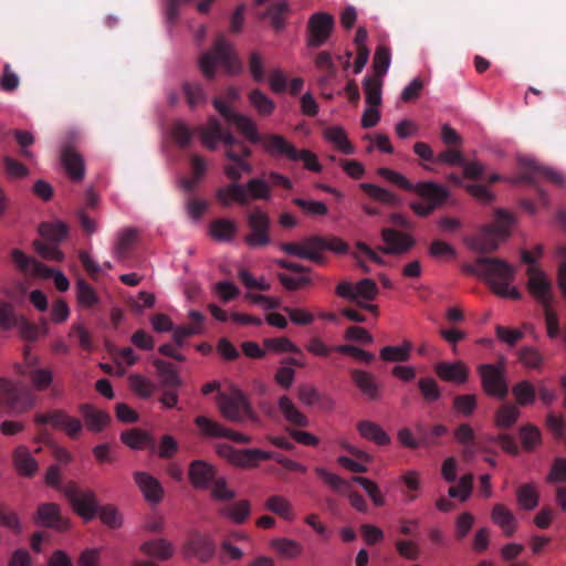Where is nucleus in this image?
Listing matches in <instances>:
<instances>
[{"label":"nucleus","instance_id":"obj_1","mask_svg":"<svg viewBox=\"0 0 566 566\" xmlns=\"http://www.w3.org/2000/svg\"><path fill=\"white\" fill-rule=\"evenodd\" d=\"M200 137L202 144L209 149H216L220 142L224 144L227 147L226 158L229 163L224 166L223 171L228 178L239 181L244 175L252 172V166L247 160L251 156V150L231 133H222L218 119L210 118L200 128Z\"/></svg>","mask_w":566,"mask_h":566},{"label":"nucleus","instance_id":"obj_2","mask_svg":"<svg viewBox=\"0 0 566 566\" xmlns=\"http://www.w3.org/2000/svg\"><path fill=\"white\" fill-rule=\"evenodd\" d=\"M471 271L485 281L492 292L500 297L518 300L521 292L513 284L516 269L506 261L496 258H479Z\"/></svg>","mask_w":566,"mask_h":566},{"label":"nucleus","instance_id":"obj_3","mask_svg":"<svg viewBox=\"0 0 566 566\" xmlns=\"http://www.w3.org/2000/svg\"><path fill=\"white\" fill-rule=\"evenodd\" d=\"M514 218L504 209H496L492 224L484 226L481 231L467 240L470 249L478 252H492L511 234Z\"/></svg>","mask_w":566,"mask_h":566},{"label":"nucleus","instance_id":"obj_4","mask_svg":"<svg viewBox=\"0 0 566 566\" xmlns=\"http://www.w3.org/2000/svg\"><path fill=\"white\" fill-rule=\"evenodd\" d=\"M222 66L228 74H239L242 63L233 51L232 45L223 35H219L210 51L205 52L199 59V67L203 76L213 78L217 66Z\"/></svg>","mask_w":566,"mask_h":566},{"label":"nucleus","instance_id":"obj_5","mask_svg":"<svg viewBox=\"0 0 566 566\" xmlns=\"http://www.w3.org/2000/svg\"><path fill=\"white\" fill-rule=\"evenodd\" d=\"M411 191L417 193L421 200L411 201L410 208L422 218L430 216L437 208L443 206L450 197L448 188L433 181L417 182Z\"/></svg>","mask_w":566,"mask_h":566},{"label":"nucleus","instance_id":"obj_6","mask_svg":"<svg viewBox=\"0 0 566 566\" xmlns=\"http://www.w3.org/2000/svg\"><path fill=\"white\" fill-rule=\"evenodd\" d=\"M338 296L355 302L361 308L378 315V306L371 304L378 295V286L371 279H363L356 283L340 282L336 286Z\"/></svg>","mask_w":566,"mask_h":566},{"label":"nucleus","instance_id":"obj_7","mask_svg":"<svg viewBox=\"0 0 566 566\" xmlns=\"http://www.w3.org/2000/svg\"><path fill=\"white\" fill-rule=\"evenodd\" d=\"M12 259L23 273L41 279H52L54 286L60 292H66L70 289L69 279L62 271L50 269L20 250L12 251Z\"/></svg>","mask_w":566,"mask_h":566},{"label":"nucleus","instance_id":"obj_8","mask_svg":"<svg viewBox=\"0 0 566 566\" xmlns=\"http://www.w3.org/2000/svg\"><path fill=\"white\" fill-rule=\"evenodd\" d=\"M484 392L497 399H504L509 394L506 367L504 359L496 364H483L478 367Z\"/></svg>","mask_w":566,"mask_h":566},{"label":"nucleus","instance_id":"obj_9","mask_svg":"<svg viewBox=\"0 0 566 566\" xmlns=\"http://www.w3.org/2000/svg\"><path fill=\"white\" fill-rule=\"evenodd\" d=\"M218 407L222 416L234 422H243L248 419L258 421V418L251 410L250 403L242 392H234L229 396L221 394L218 399Z\"/></svg>","mask_w":566,"mask_h":566},{"label":"nucleus","instance_id":"obj_10","mask_svg":"<svg viewBox=\"0 0 566 566\" xmlns=\"http://www.w3.org/2000/svg\"><path fill=\"white\" fill-rule=\"evenodd\" d=\"M213 106L224 117L226 120L235 125V127L247 137L248 140L253 144H260L263 135L259 133L256 124L251 117L234 112L231 108L229 102L221 98H214Z\"/></svg>","mask_w":566,"mask_h":566},{"label":"nucleus","instance_id":"obj_11","mask_svg":"<svg viewBox=\"0 0 566 566\" xmlns=\"http://www.w3.org/2000/svg\"><path fill=\"white\" fill-rule=\"evenodd\" d=\"M526 287L531 296L542 306H551L554 300L553 283L547 274L537 265L527 266Z\"/></svg>","mask_w":566,"mask_h":566},{"label":"nucleus","instance_id":"obj_12","mask_svg":"<svg viewBox=\"0 0 566 566\" xmlns=\"http://www.w3.org/2000/svg\"><path fill=\"white\" fill-rule=\"evenodd\" d=\"M64 494L70 501L74 512L85 522L97 516V501L95 493L91 490H78L75 484L64 488Z\"/></svg>","mask_w":566,"mask_h":566},{"label":"nucleus","instance_id":"obj_13","mask_svg":"<svg viewBox=\"0 0 566 566\" xmlns=\"http://www.w3.org/2000/svg\"><path fill=\"white\" fill-rule=\"evenodd\" d=\"M247 223L250 232L245 235L244 242L250 248H261L270 243V219L260 208L252 209L247 214Z\"/></svg>","mask_w":566,"mask_h":566},{"label":"nucleus","instance_id":"obj_14","mask_svg":"<svg viewBox=\"0 0 566 566\" xmlns=\"http://www.w3.org/2000/svg\"><path fill=\"white\" fill-rule=\"evenodd\" d=\"M518 163L523 170V175L512 179V182L547 181L557 186L563 185L564 178L560 172L555 171L553 168L538 165L533 157H520Z\"/></svg>","mask_w":566,"mask_h":566},{"label":"nucleus","instance_id":"obj_15","mask_svg":"<svg viewBox=\"0 0 566 566\" xmlns=\"http://www.w3.org/2000/svg\"><path fill=\"white\" fill-rule=\"evenodd\" d=\"M181 553L186 558L208 562L216 553V544L211 536L195 532L182 544Z\"/></svg>","mask_w":566,"mask_h":566},{"label":"nucleus","instance_id":"obj_16","mask_svg":"<svg viewBox=\"0 0 566 566\" xmlns=\"http://www.w3.org/2000/svg\"><path fill=\"white\" fill-rule=\"evenodd\" d=\"M334 18L325 12H316L308 20L307 44L310 46H321L329 38L334 28Z\"/></svg>","mask_w":566,"mask_h":566},{"label":"nucleus","instance_id":"obj_17","mask_svg":"<svg viewBox=\"0 0 566 566\" xmlns=\"http://www.w3.org/2000/svg\"><path fill=\"white\" fill-rule=\"evenodd\" d=\"M322 243L323 238L312 237L301 242L281 243L280 249L291 255L310 260L314 262H322Z\"/></svg>","mask_w":566,"mask_h":566},{"label":"nucleus","instance_id":"obj_18","mask_svg":"<svg viewBox=\"0 0 566 566\" xmlns=\"http://www.w3.org/2000/svg\"><path fill=\"white\" fill-rule=\"evenodd\" d=\"M260 146L270 157L291 161L297 150L295 145L281 134H264Z\"/></svg>","mask_w":566,"mask_h":566},{"label":"nucleus","instance_id":"obj_19","mask_svg":"<svg viewBox=\"0 0 566 566\" xmlns=\"http://www.w3.org/2000/svg\"><path fill=\"white\" fill-rule=\"evenodd\" d=\"M34 523L61 532L70 527V521L62 515L60 506L55 503L40 504L34 516Z\"/></svg>","mask_w":566,"mask_h":566},{"label":"nucleus","instance_id":"obj_20","mask_svg":"<svg viewBox=\"0 0 566 566\" xmlns=\"http://www.w3.org/2000/svg\"><path fill=\"white\" fill-rule=\"evenodd\" d=\"M195 423L201 429V431L208 437L216 438H229L239 443H249L251 441V437L248 434L233 432L230 429L224 428L220 423L203 417L198 416L195 419Z\"/></svg>","mask_w":566,"mask_h":566},{"label":"nucleus","instance_id":"obj_21","mask_svg":"<svg viewBox=\"0 0 566 566\" xmlns=\"http://www.w3.org/2000/svg\"><path fill=\"white\" fill-rule=\"evenodd\" d=\"M381 239L385 245L379 250L386 254H402L413 245V240L409 234L392 229H382Z\"/></svg>","mask_w":566,"mask_h":566},{"label":"nucleus","instance_id":"obj_22","mask_svg":"<svg viewBox=\"0 0 566 566\" xmlns=\"http://www.w3.org/2000/svg\"><path fill=\"white\" fill-rule=\"evenodd\" d=\"M134 481L148 503L157 504L164 496V489L160 482L144 471H136L133 474Z\"/></svg>","mask_w":566,"mask_h":566},{"label":"nucleus","instance_id":"obj_23","mask_svg":"<svg viewBox=\"0 0 566 566\" xmlns=\"http://www.w3.org/2000/svg\"><path fill=\"white\" fill-rule=\"evenodd\" d=\"M139 549L149 558L160 562L168 560L176 554L175 544L165 537L146 541L140 544Z\"/></svg>","mask_w":566,"mask_h":566},{"label":"nucleus","instance_id":"obj_24","mask_svg":"<svg viewBox=\"0 0 566 566\" xmlns=\"http://www.w3.org/2000/svg\"><path fill=\"white\" fill-rule=\"evenodd\" d=\"M7 394L4 405L14 413H21L31 409L34 405L33 395L20 384L12 381V388Z\"/></svg>","mask_w":566,"mask_h":566},{"label":"nucleus","instance_id":"obj_25","mask_svg":"<svg viewBox=\"0 0 566 566\" xmlns=\"http://www.w3.org/2000/svg\"><path fill=\"white\" fill-rule=\"evenodd\" d=\"M239 231V224L234 219L220 218L213 220L208 227L209 235L217 242H232Z\"/></svg>","mask_w":566,"mask_h":566},{"label":"nucleus","instance_id":"obj_26","mask_svg":"<svg viewBox=\"0 0 566 566\" xmlns=\"http://www.w3.org/2000/svg\"><path fill=\"white\" fill-rule=\"evenodd\" d=\"M437 376L443 381L463 384L468 380L469 368L461 361H441L434 366Z\"/></svg>","mask_w":566,"mask_h":566},{"label":"nucleus","instance_id":"obj_27","mask_svg":"<svg viewBox=\"0 0 566 566\" xmlns=\"http://www.w3.org/2000/svg\"><path fill=\"white\" fill-rule=\"evenodd\" d=\"M216 199L224 208H229L233 205L245 206L247 196L244 192L243 184L233 181L219 188L216 191Z\"/></svg>","mask_w":566,"mask_h":566},{"label":"nucleus","instance_id":"obj_28","mask_svg":"<svg viewBox=\"0 0 566 566\" xmlns=\"http://www.w3.org/2000/svg\"><path fill=\"white\" fill-rule=\"evenodd\" d=\"M359 436L377 446H388L391 442L389 434L380 424L370 420H361L356 423Z\"/></svg>","mask_w":566,"mask_h":566},{"label":"nucleus","instance_id":"obj_29","mask_svg":"<svg viewBox=\"0 0 566 566\" xmlns=\"http://www.w3.org/2000/svg\"><path fill=\"white\" fill-rule=\"evenodd\" d=\"M214 475L216 471L211 464L202 460H196L190 463L189 479L196 489H207L214 479Z\"/></svg>","mask_w":566,"mask_h":566},{"label":"nucleus","instance_id":"obj_30","mask_svg":"<svg viewBox=\"0 0 566 566\" xmlns=\"http://www.w3.org/2000/svg\"><path fill=\"white\" fill-rule=\"evenodd\" d=\"M61 161L67 175L74 181H81L85 176V164L83 157L71 147H64L61 154Z\"/></svg>","mask_w":566,"mask_h":566},{"label":"nucleus","instance_id":"obj_31","mask_svg":"<svg viewBox=\"0 0 566 566\" xmlns=\"http://www.w3.org/2000/svg\"><path fill=\"white\" fill-rule=\"evenodd\" d=\"M80 412L85 421L87 429L93 432L102 431L111 420V417L107 412L99 410L90 403L81 405Z\"/></svg>","mask_w":566,"mask_h":566},{"label":"nucleus","instance_id":"obj_32","mask_svg":"<svg viewBox=\"0 0 566 566\" xmlns=\"http://www.w3.org/2000/svg\"><path fill=\"white\" fill-rule=\"evenodd\" d=\"M138 239V231L135 228H124L117 232L113 245V255L117 260H124Z\"/></svg>","mask_w":566,"mask_h":566},{"label":"nucleus","instance_id":"obj_33","mask_svg":"<svg viewBox=\"0 0 566 566\" xmlns=\"http://www.w3.org/2000/svg\"><path fill=\"white\" fill-rule=\"evenodd\" d=\"M277 408L289 423L297 427L308 426V418L298 409L296 403L289 396L284 395L279 398Z\"/></svg>","mask_w":566,"mask_h":566},{"label":"nucleus","instance_id":"obj_34","mask_svg":"<svg viewBox=\"0 0 566 566\" xmlns=\"http://www.w3.org/2000/svg\"><path fill=\"white\" fill-rule=\"evenodd\" d=\"M323 137L326 142L332 144L340 153L345 155L355 154V147L349 142L347 134L342 126L335 125L326 127L323 130Z\"/></svg>","mask_w":566,"mask_h":566},{"label":"nucleus","instance_id":"obj_35","mask_svg":"<svg viewBox=\"0 0 566 566\" xmlns=\"http://www.w3.org/2000/svg\"><path fill=\"white\" fill-rule=\"evenodd\" d=\"M353 380L368 400L379 399V385L370 373L356 369L353 371Z\"/></svg>","mask_w":566,"mask_h":566},{"label":"nucleus","instance_id":"obj_36","mask_svg":"<svg viewBox=\"0 0 566 566\" xmlns=\"http://www.w3.org/2000/svg\"><path fill=\"white\" fill-rule=\"evenodd\" d=\"M272 457L273 452L261 449H242L238 450L233 465L243 469H251L258 467L260 461L269 460Z\"/></svg>","mask_w":566,"mask_h":566},{"label":"nucleus","instance_id":"obj_37","mask_svg":"<svg viewBox=\"0 0 566 566\" xmlns=\"http://www.w3.org/2000/svg\"><path fill=\"white\" fill-rule=\"evenodd\" d=\"M491 518L506 536H512L516 531V518L511 510L503 504H496L493 507Z\"/></svg>","mask_w":566,"mask_h":566},{"label":"nucleus","instance_id":"obj_38","mask_svg":"<svg viewBox=\"0 0 566 566\" xmlns=\"http://www.w3.org/2000/svg\"><path fill=\"white\" fill-rule=\"evenodd\" d=\"M13 463L21 475L32 476L38 471V463L25 446H19L14 450Z\"/></svg>","mask_w":566,"mask_h":566},{"label":"nucleus","instance_id":"obj_39","mask_svg":"<svg viewBox=\"0 0 566 566\" xmlns=\"http://www.w3.org/2000/svg\"><path fill=\"white\" fill-rule=\"evenodd\" d=\"M359 188L365 191V193L373 200L378 203L388 207H396L400 205L399 198L392 193L391 191L381 188L377 185L369 182H361Z\"/></svg>","mask_w":566,"mask_h":566},{"label":"nucleus","instance_id":"obj_40","mask_svg":"<svg viewBox=\"0 0 566 566\" xmlns=\"http://www.w3.org/2000/svg\"><path fill=\"white\" fill-rule=\"evenodd\" d=\"M247 196V205L255 200H270L272 197L269 182L262 178H251L243 184Z\"/></svg>","mask_w":566,"mask_h":566},{"label":"nucleus","instance_id":"obj_41","mask_svg":"<svg viewBox=\"0 0 566 566\" xmlns=\"http://www.w3.org/2000/svg\"><path fill=\"white\" fill-rule=\"evenodd\" d=\"M250 513L251 505L247 500H241L231 505L222 506L219 510L220 516L238 525L243 524L249 517Z\"/></svg>","mask_w":566,"mask_h":566},{"label":"nucleus","instance_id":"obj_42","mask_svg":"<svg viewBox=\"0 0 566 566\" xmlns=\"http://www.w3.org/2000/svg\"><path fill=\"white\" fill-rule=\"evenodd\" d=\"M264 507L285 521L291 522L295 518L292 503L283 495L274 494L269 496L264 503Z\"/></svg>","mask_w":566,"mask_h":566},{"label":"nucleus","instance_id":"obj_43","mask_svg":"<svg viewBox=\"0 0 566 566\" xmlns=\"http://www.w3.org/2000/svg\"><path fill=\"white\" fill-rule=\"evenodd\" d=\"M273 551L284 558L294 559L302 555L303 546L300 542L287 537H276L270 543Z\"/></svg>","mask_w":566,"mask_h":566},{"label":"nucleus","instance_id":"obj_44","mask_svg":"<svg viewBox=\"0 0 566 566\" xmlns=\"http://www.w3.org/2000/svg\"><path fill=\"white\" fill-rule=\"evenodd\" d=\"M517 504L526 511H532L538 505L539 492L535 483H525L516 490Z\"/></svg>","mask_w":566,"mask_h":566},{"label":"nucleus","instance_id":"obj_45","mask_svg":"<svg viewBox=\"0 0 566 566\" xmlns=\"http://www.w3.org/2000/svg\"><path fill=\"white\" fill-rule=\"evenodd\" d=\"M41 237L51 242H61L69 233V227L61 220L43 222L39 227Z\"/></svg>","mask_w":566,"mask_h":566},{"label":"nucleus","instance_id":"obj_46","mask_svg":"<svg viewBox=\"0 0 566 566\" xmlns=\"http://www.w3.org/2000/svg\"><path fill=\"white\" fill-rule=\"evenodd\" d=\"M365 101L368 106H379L382 101V81L378 76H367L363 82Z\"/></svg>","mask_w":566,"mask_h":566},{"label":"nucleus","instance_id":"obj_47","mask_svg":"<svg viewBox=\"0 0 566 566\" xmlns=\"http://www.w3.org/2000/svg\"><path fill=\"white\" fill-rule=\"evenodd\" d=\"M154 365L163 386L178 388L181 385V379L172 364L161 359H155Z\"/></svg>","mask_w":566,"mask_h":566},{"label":"nucleus","instance_id":"obj_48","mask_svg":"<svg viewBox=\"0 0 566 566\" xmlns=\"http://www.w3.org/2000/svg\"><path fill=\"white\" fill-rule=\"evenodd\" d=\"M249 101L260 116H270L275 109L273 99L260 90L251 91Z\"/></svg>","mask_w":566,"mask_h":566},{"label":"nucleus","instance_id":"obj_49","mask_svg":"<svg viewBox=\"0 0 566 566\" xmlns=\"http://www.w3.org/2000/svg\"><path fill=\"white\" fill-rule=\"evenodd\" d=\"M128 382L130 389L142 398L151 397L157 388L156 384L151 379L140 374H132L128 377Z\"/></svg>","mask_w":566,"mask_h":566},{"label":"nucleus","instance_id":"obj_50","mask_svg":"<svg viewBox=\"0 0 566 566\" xmlns=\"http://www.w3.org/2000/svg\"><path fill=\"white\" fill-rule=\"evenodd\" d=\"M20 373L30 378L32 387L35 390H46L53 381V374L50 369L32 368L30 370H21Z\"/></svg>","mask_w":566,"mask_h":566},{"label":"nucleus","instance_id":"obj_51","mask_svg":"<svg viewBox=\"0 0 566 566\" xmlns=\"http://www.w3.org/2000/svg\"><path fill=\"white\" fill-rule=\"evenodd\" d=\"M352 481L359 484L364 489V491L376 506L385 505V493L375 481L364 476H355Z\"/></svg>","mask_w":566,"mask_h":566},{"label":"nucleus","instance_id":"obj_52","mask_svg":"<svg viewBox=\"0 0 566 566\" xmlns=\"http://www.w3.org/2000/svg\"><path fill=\"white\" fill-rule=\"evenodd\" d=\"M520 413L516 406L503 405L495 412L494 423L499 429H507L516 422Z\"/></svg>","mask_w":566,"mask_h":566},{"label":"nucleus","instance_id":"obj_53","mask_svg":"<svg viewBox=\"0 0 566 566\" xmlns=\"http://www.w3.org/2000/svg\"><path fill=\"white\" fill-rule=\"evenodd\" d=\"M76 300L78 305L84 308H91L99 301L94 289L84 280H77L76 282Z\"/></svg>","mask_w":566,"mask_h":566},{"label":"nucleus","instance_id":"obj_54","mask_svg":"<svg viewBox=\"0 0 566 566\" xmlns=\"http://www.w3.org/2000/svg\"><path fill=\"white\" fill-rule=\"evenodd\" d=\"M411 345L403 342L398 346H386L380 350V358L385 361H405L410 357Z\"/></svg>","mask_w":566,"mask_h":566},{"label":"nucleus","instance_id":"obj_55","mask_svg":"<svg viewBox=\"0 0 566 566\" xmlns=\"http://www.w3.org/2000/svg\"><path fill=\"white\" fill-rule=\"evenodd\" d=\"M518 433L522 447L526 451L535 450L542 442L541 431L533 424L523 426Z\"/></svg>","mask_w":566,"mask_h":566},{"label":"nucleus","instance_id":"obj_56","mask_svg":"<svg viewBox=\"0 0 566 566\" xmlns=\"http://www.w3.org/2000/svg\"><path fill=\"white\" fill-rule=\"evenodd\" d=\"M315 473L333 490L337 491L342 495L345 494L350 488L352 483L345 481L339 475L327 471L325 468L318 467L315 469Z\"/></svg>","mask_w":566,"mask_h":566},{"label":"nucleus","instance_id":"obj_57","mask_svg":"<svg viewBox=\"0 0 566 566\" xmlns=\"http://www.w3.org/2000/svg\"><path fill=\"white\" fill-rule=\"evenodd\" d=\"M512 394L520 406L535 401V387L528 380H522L512 388Z\"/></svg>","mask_w":566,"mask_h":566},{"label":"nucleus","instance_id":"obj_58","mask_svg":"<svg viewBox=\"0 0 566 566\" xmlns=\"http://www.w3.org/2000/svg\"><path fill=\"white\" fill-rule=\"evenodd\" d=\"M473 475L464 474L459 479L457 486H451L448 490L450 497L459 499L461 502H465L472 494Z\"/></svg>","mask_w":566,"mask_h":566},{"label":"nucleus","instance_id":"obj_59","mask_svg":"<svg viewBox=\"0 0 566 566\" xmlns=\"http://www.w3.org/2000/svg\"><path fill=\"white\" fill-rule=\"evenodd\" d=\"M390 63V50L385 45L377 46L373 61V67L375 70V73L377 74L376 76H378L379 78L384 76L388 72Z\"/></svg>","mask_w":566,"mask_h":566},{"label":"nucleus","instance_id":"obj_60","mask_svg":"<svg viewBox=\"0 0 566 566\" xmlns=\"http://www.w3.org/2000/svg\"><path fill=\"white\" fill-rule=\"evenodd\" d=\"M518 360L527 369H539L544 358L534 347H522L518 350Z\"/></svg>","mask_w":566,"mask_h":566},{"label":"nucleus","instance_id":"obj_61","mask_svg":"<svg viewBox=\"0 0 566 566\" xmlns=\"http://www.w3.org/2000/svg\"><path fill=\"white\" fill-rule=\"evenodd\" d=\"M418 387L427 402H434L441 397L440 387L438 382L431 377L419 379Z\"/></svg>","mask_w":566,"mask_h":566},{"label":"nucleus","instance_id":"obj_62","mask_svg":"<svg viewBox=\"0 0 566 566\" xmlns=\"http://www.w3.org/2000/svg\"><path fill=\"white\" fill-rule=\"evenodd\" d=\"M69 415L63 410L39 413L34 417L38 424H50L54 429H62Z\"/></svg>","mask_w":566,"mask_h":566},{"label":"nucleus","instance_id":"obj_63","mask_svg":"<svg viewBox=\"0 0 566 566\" xmlns=\"http://www.w3.org/2000/svg\"><path fill=\"white\" fill-rule=\"evenodd\" d=\"M377 174L380 177H382L384 179H386L388 182H390L403 190L411 191L413 188L415 184L410 182L402 174H400L396 170L381 167V168H378Z\"/></svg>","mask_w":566,"mask_h":566},{"label":"nucleus","instance_id":"obj_64","mask_svg":"<svg viewBox=\"0 0 566 566\" xmlns=\"http://www.w3.org/2000/svg\"><path fill=\"white\" fill-rule=\"evenodd\" d=\"M292 161H302L303 167L310 171L321 172L323 170L318 157L310 149H297Z\"/></svg>","mask_w":566,"mask_h":566}]
</instances>
